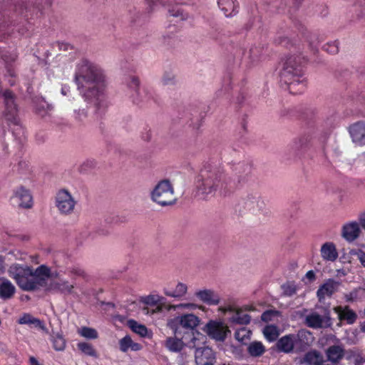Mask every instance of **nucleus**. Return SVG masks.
Masks as SVG:
<instances>
[{"label": "nucleus", "mask_w": 365, "mask_h": 365, "mask_svg": "<svg viewBox=\"0 0 365 365\" xmlns=\"http://www.w3.org/2000/svg\"><path fill=\"white\" fill-rule=\"evenodd\" d=\"M51 336H53V347L56 351H63L66 347V340L63 339L62 334L58 331H55L53 329L51 331Z\"/></svg>", "instance_id": "nucleus-28"}, {"label": "nucleus", "mask_w": 365, "mask_h": 365, "mask_svg": "<svg viewBox=\"0 0 365 365\" xmlns=\"http://www.w3.org/2000/svg\"><path fill=\"white\" fill-rule=\"evenodd\" d=\"M320 365H336V363H332L331 361L328 363L323 359V362H322Z\"/></svg>", "instance_id": "nucleus-61"}, {"label": "nucleus", "mask_w": 365, "mask_h": 365, "mask_svg": "<svg viewBox=\"0 0 365 365\" xmlns=\"http://www.w3.org/2000/svg\"><path fill=\"white\" fill-rule=\"evenodd\" d=\"M161 82L164 86H172L175 83V76L173 73L170 71H165L163 73Z\"/></svg>", "instance_id": "nucleus-36"}, {"label": "nucleus", "mask_w": 365, "mask_h": 365, "mask_svg": "<svg viewBox=\"0 0 365 365\" xmlns=\"http://www.w3.org/2000/svg\"><path fill=\"white\" fill-rule=\"evenodd\" d=\"M219 310L221 311L223 313L225 312H232L233 313L232 316L230 318V321L232 323L237 324L236 319L240 317V314H242V309H237L234 307H232L230 305L226 307H220Z\"/></svg>", "instance_id": "nucleus-32"}, {"label": "nucleus", "mask_w": 365, "mask_h": 365, "mask_svg": "<svg viewBox=\"0 0 365 365\" xmlns=\"http://www.w3.org/2000/svg\"><path fill=\"white\" fill-rule=\"evenodd\" d=\"M184 338V335L181 334V336H177L175 334V337H170L166 340V346L167 348L172 351H180L183 346L184 342L182 341V339Z\"/></svg>", "instance_id": "nucleus-23"}, {"label": "nucleus", "mask_w": 365, "mask_h": 365, "mask_svg": "<svg viewBox=\"0 0 365 365\" xmlns=\"http://www.w3.org/2000/svg\"><path fill=\"white\" fill-rule=\"evenodd\" d=\"M356 365H365V360L364 359H361L360 361H359Z\"/></svg>", "instance_id": "nucleus-64"}, {"label": "nucleus", "mask_w": 365, "mask_h": 365, "mask_svg": "<svg viewBox=\"0 0 365 365\" xmlns=\"http://www.w3.org/2000/svg\"><path fill=\"white\" fill-rule=\"evenodd\" d=\"M323 362V356L316 350L308 351L300 360V364H306L307 365H320Z\"/></svg>", "instance_id": "nucleus-21"}, {"label": "nucleus", "mask_w": 365, "mask_h": 365, "mask_svg": "<svg viewBox=\"0 0 365 365\" xmlns=\"http://www.w3.org/2000/svg\"><path fill=\"white\" fill-rule=\"evenodd\" d=\"M16 288L8 279L0 280V297L3 299H11L14 293Z\"/></svg>", "instance_id": "nucleus-22"}, {"label": "nucleus", "mask_w": 365, "mask_h": 365, "mask_svg": "<svg viewBox=\"0 0 365 365\" xmlns=\"http://www.w3.org/2000/svg\"><path fill=\"white\" fill-rule=\"evenodd\" d=\"M58 45L59 46L61 50L63 49L64 51L67 50L68 48V47H69L68 45L64 44V43H58Z\"/></svg>", "instance_id": "nucleus-60"}, {"label": "nucleus", "mask_w": 365, "mask_h": 365, "mask_svg": "<svg viewBox=\"0 0 365 365\" xmlns=\"http://www.w3.org/2000/svg\"><path fill=\"white\" fill-rule=\"evenodd\" d=\"M7 73H8L9 76L13 77L14 76V72L9 68H7Z\"/></svg>", "instance_id": "nucleus-62"}, {"label": "nucleus", "mask_w": 365, "mask_h": 365, "mask_svg": "<svg viewBox=\"0 0 365 365\" xmlns=\"http://www.w3.org/2000/svg\"><path fill=\"white\" fill-rule=\"evenodd\" d=\"M331 318L330 312L326 310L324 315H320L317 312H312L305 317V324L313 329H324L331 326Z\"/></svg>", "instance_id": "nucleus-10"}, {"label": "nucleus", "mask_w": 365, "mask_h": 365, "mask_svg": "<svg viewBox=\"0 0 365 365\" xmlns=\"http://www.w3.org/2000/svg\"><path fill=\"white\" fill-rule=\"evenodd\" d=\"M168 13L170 16L174 17L176 21H183L187 19L188 15L184 12L183 9L176 4L175 5H169Z\"/></svg>", "instance_id": "nucleus-25"}, {"label": "nucleus", "mask_w": 365, "mask_h": 365, "mask_svg": "<svg viewBox=\"0 0 365 365\" xmlns=\"http://www.w3.org/2000/svg\"><path fill=\"white\" fill-rule=\"evenodd\" d=\"M321 255L324 259L334 262L338 257L336 247L332 242H326L321 247Z\"/></svg>", "instance_id": "nucleus-20"}, {"label": "nucleus", "mask_w": 365, "mask_h": 365, "mask_svg": "<svg viewBox=\"0 0 365 365\" xmlns=\"http://www.w3.org/2000/svg\"><path fill=\"white\" fill-rule=\"evenodd\" d=\"M78 347L83 353H84L86 355L91 356H97L96 352L91 344L86 342L79 343L78 344Z\"/></svg>", "instance_id": "nucleus-35"}, {"label": "nucleus", "mask_w": 365, "mask_h": 365, "mask_svg": "<svg viewBox=\"0 0 365 365\" xmlns=\"http://www.w3.org/2000/svg\"><path fill=\"white\" fill-rule=\"evenodd\" d=\"M140 84V81L138 78L135 76L131 77V81H130V87L135 89V91L138 90V86Z\"/></svg>", "instance_id": "nucleus-48"}, {"label": "nucleus", "mask_w": 365, "mask_h": 365, "mask_svg": "<svg viewBox=\"0 0 365 365\" xmlns=\"http://www.w3.org/2000/svg\"><path fill=\"white\" fill-rule=\"evenodd\" d=\"M0 96L4 104V115L6 120L14 125H18V106L16 95L9 89H4L0 85Z\"/></svg>", "instance_id": "nucleus-7"}, {"label": "nucleus", "mask_w": 365, "mask_h": 365, "mask_svg": "<svg viewBox=\"0 0 365 365\" xmlns=\"http://www.w3.org/2000/svg\"><path fill=\"white\" fill-rule=\"evenodd\" d=\"M73 285L68 284L67 281L61 280L51 281L46 287V291H57L61 293H71Z\"/></svg>", "instance_id": "nucleus-18"}, {"label": "nucleus", "mask_w": 365, "mask_h": 365, "mask_svg": "<svg viewBox=\"0 0 365 365\" xmlns=\"http://www.w3.org/2000/svg\"><path fill=\"white\" fill-rule=\"evenodd\" d=\"M282 289L283 290V295L287 297H291L296 293L297 287L296 286L291 282H287L282 285Z\"/></svg>", "instance_id": "nucleus-38"}, {"label": "nucleus", "mask_w": 365, "mask_h": 365, "mask_svg": "<svg viewBox=\"0 0 365 365\" xmlns=\"http://www.w3.org/2000/svg\"><path fill=\"white\" fill-rule=\"evenodd\" d=\"M265 207V205L262 200H255L251 202L250 210L253 212L262 211Z\"/></svg>", "instance_id": "nucleus-42"}, {"label": "nucleus", "mask_w": 365, "mask_h": 365, "mask_svg": "<svg viewBox=\"0 0 365 365\" xmlns=\"http://www.w3.org/2000/svg\"><path fill=\"white\" fill-rule=\"evenodd\" d=\"M277 349L280 351L289 353L293 350L294 341L292 336H284L277 342Z\"/></svg>", "instance_id": "nucleus-24"}, {"label": "nucleus", "mask_w": 365, "mask_h": 365, "mask_svg": "<svg viewBox=\"0 0 365 365\" xmlns=\"http://www.w3.org/2000/svg\"><path fill=\"white\" fill-rule=\"evenodd\" d=\"M247 334H248L247 330L245 328H242L235 331V337L237 340L242 341Z\"/></svg>", "instance_id": "nucleus-44"}, {"label": "nucleus", "mask_w": 365, "mask_h": 365, "mask_svg": "<svg viewBox=\"0 0 365 365\" xmlns=\"http://www.w3.org/2000/svg\"><path fill=\"white\" fill-rule=\"evenodd\" d=\"M132 339L130 336L127 335L119 341L120 349L126 352L130 348Z\"/></svg>", "instance_id": "nucleus-40"}, {"label": "nucleus", "mask_w": 365, "mask_h": 365, "mask_svg": "<svg viewBox=\"0 0 365 365\" xmlns=\"http://www.w3.org/2000/svg\"><path fill=\"white\" fill-rule=\"evenodd\" d=\"M18 323L19 324H28L31 327L37 328L42 330L43 332L48 334V330L46 327L43 322L33 317L30 314H24L23 316L18 319Z\"/></svg>", "instance_id": "nucleus-15"}, {"label": "nucleus", "mask_w": 365, "mask_h": 365, "mask_svg": "<svg viewBox=\"0 0 365 365\" xmlns=\"http://www.w3.org/2000/svg\"><path fill=\"white\" fill-rule=\"evenodd\" d=\"M199 319L192 314H184L168 322V326L173 330L177 336H181V334H187L189 336L192 335V330L199 324Z\"/></svg>", "instance_id": "nucleus-6"}, {"label": "nucleus", "mask_w": 365, "mask_h": 365, "mask_svg": "<svg viewBox=\"0 0 365 365\" xmlns=\"http://www.w3.org/2000/svg\"><path fill=\"white\" fill-rule=\"evenodd\" d=\"M55 204L61 215H68L73 213L76 200L68 190L61 189L55 197Z\"/></svg>", "instance_id": "nucleus-9"}, {"label": "nucleus", "mask_w": 365, "mask_h": 365, "mask_svg": "<svg viewBox=\"0 0 365 365\" xmlns=\"http://www.w3.org/2000/svg\"><path fill=\"white\" fill-rule=\"evenodd\" d=\"M326 355L329 361L337 364L344 357V349L340 345H333L327 349Z\"/></svg>", "instance_id": "nucleus-19"}, {"label": "nucleus", "mask_w": 365, "mask_h": 365, "mask_svg": "<svg viewBox=\"0 0 365 365\" xmlns=\"http://www.w3.org/2000/svg\"><path fill=\"white\" fill-rule=\"evenodd\" d=\"M176 307H192V308H195L197 307V305L195 304H180L178 306H173L171 307L172 308H175Z\"/></svg>", "instance_id": "nucleus-54"}, {"label": "nucleus", "mask_w": 365, "mask_h": 365, "mask_svg": "<svg viewBox=\"0 0 365 365\" xmlns=\"http://www.w3.org/2000/svg\"><path fill=\"white\" fill-rule=\"evenodd\" d=\"M145 303L147 304H155L156 301L154 299V297L153 296H149L145 300Z\"/></svg>", "instance_id": "nucleus-53"}, {"label": "nucleus", "mask_w": 365, "mask_h": 365, "mask_svg": "<svg viewBox=\"0 0 365 365\" xmlns=\"http://www.w3.org/2000/svg\"><path fill=\"white\" fill-rule=\"evenodd\" d=\"M141 348H142V346L140 344L135 343L133 341H132L131 345H130L131 350H133V351H138V350H140Z\"/></svg>", "instance_id": "nucleus-52"}, {"label": "nucleus", "mask_w": 365, "mask_h": 365, "mask_svg": "<svg viewBox=\"0 0 365 365\" xmlns=\"http://www.w3.org/2000/svg\"><path fill=\"white\" fill-rule=\"evenodd\" d=\"M9 276L14 278L18 286L23 290L27 292L36 291L41 287H46L48 285V277L49 268L46 265H41L36 269L29 266H21L14 264L10 266L8 270Z\"/></svg>", "instance_id": "nucleus-2"}, {"label": "nucleus", "mask_w": 365, "mask_h": 365, "mask_svg": "<svg viewBox=\"0 0 365 365\" xmlns=\"http://www.w3.org/2000/svg\"><path fill=\"white\" fill-rule=\"evenodd\" d=\"M350 134L354 143L359 144L365 143V123L359 122L354 124L349 128Z\"/></svg>", "instance_id": "nucleus-16"}, {"label": "nucleus", "mask_w": 365, "mask_h": 365, "mask_svg": "<svg viewBox=\"0 0 365 365\" xmlns=\"http://www.w3.org/2000/svg\"><path fill=\"white\" fill-rule=\"evenodd\" d=\"M50 109V106L46 103V102L43 99H38L36 104V111L37 113L43 116L46 114V110Z\"/></svg>", "instance_id": "nucleus-39"}, {"label": "nucleus", "mask_w": 365, "mask_h": 365, "mask_svg": "<svg viewBox=\"0 0 365 365\" xmlns=\"http://www.w3.org/2000/svg\"><path fill=\"white\" fill-rule=\"evenodd\" d=\"M205 331L209 336L219 341H224L227 334L230 333V330L223 322L216 321H210L205 325Z\"/></svg>", "instance_id": "nucleus-11"}, {"label": "nucleus", "mask_w": 365, "mask_h": 365, "mask_svg": "<svg viewBox=\"0 0 365 365\" xmlns=\"http://www.w3.org/2000/svg\"><path fill=\"white\" fill-rule=\"evenodd\" d=\"M359 225L361 226V227L365 230V210L360 213L359 216Z\"/></svg>", "instance_id": "nucleus-49"}, {"label": "nucleus", "mask_w": 365, "mask_h": 365, "mask_svg": "<svg viewBox=\"0 0 365 365\" xmlns=\"http://www.w3.org/2000/svg\"><path fill=\"white\" fill-rule=\"evenodd\" d=\"M75 81L86 103L93 105L96 110L103 106V79L91 64L86 62L79 67Z\"/></svg>", "instance_id": "nucleus-1"}, {"label": "nucleus", "mask_w": 365, "mask_h": 365, "mask_svg": "<svg viewBox=\"0 0 365 365\" xmlns=\"http://www.w3.org/2000/svg\"><path fill=\"white\" fill-rule=\"evenodd\" d=\"M29 361H30L31 365H38L39 364L38 361H37V359L34 356H31L29 359Z\"/></svg>", "instance_id": "nucleus-59"}, {"label": "nucleus", "mask_w": 365, "mask_h": 365, "mask_svg": "<svg viewBox=\"0 0 365 365\" xmlns=\"http://www.w3.org/2000/svg\"><path fill=\"white\" fill-rule=\"evenodd\" d=\"M289 43V39L287 37L280 38L279 43L286 46Z\"/></svg>", "instance_id": "nucleus-58"}, {"label": "nucleus", "mask_w": 365, "mask_h": 365, "mask_svg": "<svg viewBox=\"0 0 365 365\" xmlns=\"http://www.w3.org/2000/svg\"><path fill=\"white\" fill-rule=\"evenodd\" d=\"M310 138L308 135H302L294 140V146L296 149L302 150L307 148L309 143Z\"/></svg>", "instance_id": "nucleus-34"}, {"label": "nucleus", "mask_w": 365, "mask_h": 365, "mask_svg": "<svg viewBox=\"0 0 365 365\" xmlns=\"http://www.w3.org/2000/svg\"><path fill=\"white\" fill-rule=\"evenodd\" d=\"M199 339L192 337L187 346L190 349H195V360L196 365H214L215 356L214 351L208 346H200Z\"/></svg>", "instance_id": "nucleus-8"}, {"label": "nucleus", "mask_w": 365, "mask_h": 365, "mask_svg": "<svg viewBox=\"0 0 365 365\" xmlns=\"http://www.w3.org/2000/svg\"><path fill=\"white\" fill-rule=\"evenodd\" d=\"M224 170L214 165H206L200 170L195 182L196 195L206 198L216 192L226 193Z\"/></svg>", "instance_id": "nucleus-3"}, {"label": "nucleus", "mask_w": 365, "mask_h": 365, "mask_svg": "<svg viewBox=\"0 0 365 365\" xmlns=\"http://www.w3.org/2000/svg\"><path fill=\"white\" fill-rule=\"evenodd\" d=\"M195 296L202 302L210 305H217L220 303L219 295L212 289H204L197 292Z\"/></svg>", "instance_id": "nucleus-17"}, {"label": "nucleus", "mask_w": 365, "mask_h": 365, "mask_svg": "<svg viewBox=\"0 0 365 365\" xmlns=\"http://www.w3.org/2000/svg\"><path fill=\"white\" fill-rule=\"evenodd\" d=\"M81 103V102H80V100H78V101H76L74 102V106H75V107H76V108H80V107H81V103Z\"/></svg>", "instance_id": "nucleus-63"}, {"label": "nucleus", "mask_w": 365, "mask_h": 365, "mask_svg": "<svg viewBox=\"0 0 365 365\" xmlns=\"http://www.w3.org/2000/svg\"><path fill=\"white\" fill-rule=\"evenodd\" d=\"M147 3H148V12H150L153 9V6H154L155 3L153 1V0H147Z\"/></svg>", "instance_id": "nucleus-56"}, {"label": "nucleus", "mask_w": 365, "mask_h": 365, "mask_svg": "<svg viewBox=\"0 0 365 365\" xmlns=\"http://www.w3.org/2000/svg\"><path fill=\"white\" fill-rule=\"evenodd\" d=\"M49 275L48 277V283H49L51 281H57L59 279V274L56 272H51L49 269Z\"/></svg>", "instance_id": "nucleus-45"}, {"label": "nucleus", "mask_w": 365, "mask_h": 365, "mask_svg": "<svg viewBox=\"0 0 365 365\" xmlns=\"http://www.w3.org/2000/svg\"><path fill=\"white\" fill-rule=\"evenodd\" d=\"M150 198L162 207L173 205L178 200L173 185L168 179L161 180L155 185L150 192Z\"/></svg>", "instance_id": "nucleus-5"}, {"label": "nucleus", "mask_w": 365, "mask_h": 365, "mask_svg": "<svg viewBox=\"0 0 365 365\" xmlns=\"http://www.w3.org/2000/svg\"><path fill=\"white\" fill-rule=\"evenodd\" d=\"M334 310L340 319H346L349 323H353L356 319V314L351 310H342L341 307H335Z\"/></svg>", "instance_id": "nucleus-29"}, {"label": "nucleus", "mask_w": 365, "mask_h": 365, "mask_svg": "<svg viewBox=\"0 0 365 365\" xmlns=\"http://www.w3.org/2000/svg\"><path fill=\"white\" fill-rule=\"evenodd\" d=\"M358 259H359L361 264L365 267V252L361 250H358L356 252Z\"/></svg>", "instance_id": "nucleus-47"}, {"label": "nucleus", "mask_w": 365, "mask_h": 365, "mask_svg": "<svg viewBox=\"0 0 365 365\" xmlns=\"http://www.w3.org/2000/svg\"><path fill=\"white\" fill-rule=\"evenodd\" d=\"M302 58L295 55L287 56L282 61L280 72L281 81L289 86V91L294 92L295 86H304V78L302 77Z\"/></svg>", "instance_id": "nucleus-4"}, {"label": "nucleus", "mask_w": 365, "mask_h": 365, "mask_svg": "<svg viewBox=\"0 0 365 365\" xmlns=\"http://www.w3.org/2000/svg\"><path fill=\"white\" fill-rule=\"evenodd\" d=\"M68 93H70L69 88L65 85L61 89V93L62 95L66 96Z\"/></svg>", "instance_id": "nucleus-57"}, {"label": "nucleus", "mask_w": 365, "mask_h": 365, "mask_svg": "<svg viewBox=\"0 0 365 365\" xmlns=\"http://www.w3.org/2000/svg\"><path fill=\"white\" fill-rule=\"evenodd\" d=\"M71 272L78 276L85 277V272L80 268H73Z\"/></svg>", "instance_id": "nucleus-51"}, {"label": "nucleus", "mask_w": 365, "mask_h": 365, "mask_svg": "<svg viewBox=\"0 0 365 365\" xmlns=\"http://www.w3.org/2000/svg\"><path fill=\"white\" fill-rule=\"evenodd\" d=\"M162 309H163V306L161 305V306H158L155 309H151V310L149 308H148V307H144L143 309V311L146 314H155L156 312H160Z\"/></svg>", "instance_id": "nucleus-46"}, {"label": "nucleus", "mask_w": 365, "mask_h": 365, "mask_svg": "<svg viewBox=\"0 0 365 365\" xmlns=\"http://www.w3.org/2000/svg\"><path fill=\"white\" fill-rule=\"evenodd\" d=\"M81 336L87 339H96L98 333L96 329L87 327H83L79 331Z\"/></svg>", "instance_id": "nucleus-37"}, {"label": "nucleus", "mask_w": 365, "mask_h": 365, "mask_svg": "<svg viewBox=\"0 0 365 365\" xmlns=\"http://www.w3.org/2000/svg\"><path fill=\"white\" fill-rule=\"evenodd\" d=\"M263 334L270 341L276 340L279 335L277 328L272 325L267 326L263 330Z\"/></svg>", "instance_id": "nucleus-33"}, {"label": "nucleus", "mask_w": 365, "mask_h": 365, "mask_svg": "<svg viewBox=\"0 0 365 365\" xmlns=\"http://www.w3.org/2000/svg\"><path fill=\"white\" fill-rule=\"evenodd\" d=\"M357 296V292L354 291L350 292L349 294H347L345 295V297L346 299V301L351 302L353 301Z\"/></svg>", "instance_id": "nucleus-50"}, {"label": "nucleus", "mask_w": 365, "mask_h": 365, "mask_svg": "<svg viewBox=\"0 0 365 365\" xmlns=\"http://www.w3.org/2000/svg\"><path fill=\"white\" fill-rule=\"evenodd\" d=\"M187 290V287L186 284L182 283V282H178V284H177L174 291L171 292V291L165 289L164 294L168 297L178 298V297H181L184 296L186 294Z\"/></svg>", "instance_id": "nucleus-27"}, {"label": "nucleus", "mask_w": 365, "mask_h": 365, "mask_svg": "<svg viewBox=\"0 0 365 365\" xmlns=\"http://www.w3.org/2000/svg\"><path fill=\"white\" fill-rule=\"evenodd\" d=\"M247 351L252 356L257 357L262 356L264 353L265 348L261 342L255 341L250 344Z\"/></svg>", "instance_id": "nucleus-26"}, {"label": "nucleus", "mask_w": 365, "mask_h": 365, "mask_svg": "<svg viewBox=\"0 0 365 365\" xmlns=\"http://www.w3.org/2000/svg\"><path fill=\"white\" fill-rule=\"evenodd\" d=\"M360 232L359 224L356 222H351L342 227L341 236L346 241L351 242L359 237Z\"/></svg>", "instance_id": "nucleus-14"}, {"label": "nucleus", "mask_w": 365, "mask_h": 365, "mask_svg": "<svg viewBox=\"0 0 365 365\" xmlns=\"http://www.w3.org/2000/svg\"><path fill=\"white\" fill-rule=\"evenodd\" d=\"M14 198L22 208L30 209L33 205V198L30 191L23 186H20L15 190Z\"/></svg>", "instance_id": "nucleus-12"}, {"label": "nucleus", "mask_w": 365, "mask_h": 365, "mask_svg": "<svg viewBox=\"0 0 365 365\" xmlns=\"http://www.w3.org/2000/svg\"><path fill=\"white\" fill-rule=\"evenodd\" d=\"M340 283L334 279H329L317 290V295L321 302L326 296L331 297L339 288Z\"/></svg>", "instance_id": "nucleus-13"}, {"label": "nucleus", "mask_w": 365, "mask_h": 365, "mask_svg": "<svg viewBox=\"0 0 365 365\" xmlns=\"http://www.w3.org/2000/svg\"><path fill=\"white\" fill-rule=\"evenodd\" d=\"M128 324L133 331L139 334L140 336H146L148 333V329L145 326L140 324L133 319L129 320L128 322Z\"/></svg>", "instance_id": "nucleus-31"}, {"label": "nucleus", "mask_w": 365, "mask_h": 365, "mask_svg": "<svg viewBox=\"0 0 365 365\" xmlns=\"http://www.w3.org/2000/svg\"><path fill=\"white\" fill-rule=\"evenodd\" d=\"M251 317L249 314H240L236 321L237 324H248L250 322Z\"/></svg>", "instance_id": "nucleus-43"}, {"label": "nucleus", "mask_w": 365, "mask_h": 365, "mask_svg": "<svg viewBox=\"0 0 365 365\" xmlns=\"http://www.w3.org/2000/svg\"><path fill=\"white\" fill-rule=\"evenodd\" d=\"M306 277L309 280H314L315 279V274L312 270H310L307 272Z\"/></svg>", "instance_id": "nucleus-55"}, {"label": "nucleus", "mask_w": 365, "mask_h": 365, "mask_svg": "<svg viewBox=\"0 0 365 365\" xmlns=\"http://www.w3.org/2000/svg\"><path fill=\"white\" fill-rule=\"evenodd\" d=\"M279 312L276 310L265 311L261 316V319L263 322H268L272 319L274 317L278 316Z\"/></svg>", "instance_id": "nucleus-41"}, {"label": "nucleus", "mask_w": 365, "mask_h": 365, "mask_svg": "<svg viewBox=\"0 0 365 365\" xmlns=\"http://www.w3.org/2000/svg\"><path fill=\"white\" fill-rule=\"evenodd\" d=\"M217 4L226 16L231 15L235 10L233 0H218Z\"/></svg>", "instance_id": "nucleus-30"}]
</instances>
